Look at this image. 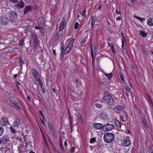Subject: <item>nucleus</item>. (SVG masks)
I'll list each match as a JSON object with an SVG mask.
<instances>
[{"mask_svg":"<svg viewBox=\"0 0 153 153\" xmlns=\"http://www.w3.org/2000/svg\"><path fill=\"white\" fill-rule=\"evenodd\" d=\"M71 120H72V118H71V117L70 116V117H69V120H70V124H71H71H72V123Z\"/></svg>","mask_w":153,"mask_h":153,"instance_id":"864d4df0","label":"nucleus"},{"mask_svg":"<svg viewBox=\"0 0 153 153\" xmlns=\"http://www.w3.org/2000/svg\"><path fill=\"white\" fill-rule=\"evenodd\" d=\"M4 132V129L3 128L0 127V136L2 135Z\"/></svg>","mask_w":153,"mask_h":153,"instance_id":"c756f323","label":"nucleus"},{"mask_svg":"<svg viewBox=\"0 0 153 153\" xmlns=\"http://www.w3.org/2000/svg\"><path fill=\"white\" fill-rule=\"evenodd\" d=\"M64 46V44L62 43H61L60 45V47L61 49V54L62 55L63 54Z\"/></svg>","mask_w":153,"mask_h":153,"instance_id":"393cba45","label":"nucleus"},{"mask_svg":"<svg viewBox=\"0 0 153 153\" xmlns=\"http://www.w3.org/2000/svg\"><path fill=\"white\" fill-rule=\"evenodd\" d=\"M125 108V107L123 105H117L114 108L115 111L117 113H119L121 111H122Z\"/></svg>","mask_w":153,"mask_h":153,"instance_id":"9d476101","label":"nucleus"},{"mask_svg":"<svg viewBox=\"0 0 153 153\" xmlns=\"http://www.w3.org/2000/svg\"><path fill=\"white\" fill-rule=\"evenodd\" d=\"M149 153H153V151L152 150H151L149 151Z\"/></svg>","mask_w":153,"mask_h":153,"instance_id":"774afa93","label":"nucleus"},{"mask_svg":"<svg viewBox=\"0 0 153 153\" xmlns=\"http://www.w3.org/2000/svg\"><path fill=\"white\" fill-rule=\"evenodd\" d=\"M115 125L118 127H120L121 125L120 122L118 120H116L115 121Z\"/></svg>","mask_w":153,"mask_h":153,"instance_id":"bb28decb","label":"nucleus"},{"mask_svg":"<svg viewBox=\"0 0 153 153\" xmlns=\"http://www.w3.org/2000/svg\"><path fill=\"white\" fill-rule=\"evenodd\" d=\"M35 28L36 29H39L40 30H41V29H42V26H36L35 27Z\"/></svg>","mask_w":153,"mask_h":153,"instance_id":"4c0bfd02","label":"nucleus"},{"mask_svg":"<svg viewBox=\"0 0 153 153\" xmlns=\"http://www.w3.org/2000/svg\"><path fill=\"white\" fill-rule=\"evenodd\" d=\"M42 30H41V32H45V30L44 29H43V28L41 29Z\"/></svg>","mask_w":153,"mask_h":153,"instance_id":"338daca9","label":"nucleus"},{"mask_svg":"<svg viewBox=\"0 0 153 153\" xmlns=\"http://www.w3.org/2000/svg\"><path fill=\"white\" fill-rule=\"evenodd\" d=\"M103 74L105 76L107 77L109 79H111L113 76V74L112 73L107 74L104 72L103 73Z\"/></svg>","mask_w":153,"mask_h":153,"instance_id":"a211bd4d","label":"nucleus"},{"mask_svg":"<svg viewBox=\"0 0 153 153\" xmlns=\"http://www.w3.org/2000/svg\"><path fill=\"white\" fill-rule=\"evenodd\" d=\"M91 20V27H93L95 23V20L94 19L93 17L92 18Z\"/></svg>","mask_w":153,"mask_h":153,"instance_id":"c85d7f7f","label":"nucleus"},{"mask_svg":"<svg viewBox=\"0 0 153 153\" xmlns=\"http://www.w3.org/2000/svg\"><path fill=\"white\" fill-rule=\"evenodd\" d=\"M103 139L107 143H110L112 142L114 139V134L111 133L106 132L104 135Z\"/></svg>","mask_w":153,"mask_h":153,"instance_id":"f03ea898","label":"nucleus"},{"mask_svg":"<svg viewBox=\"0 0 153 153\" xmlns=\"http://www.w3.org/2000/svg\"><path fill=\"white\" fill-rule=\"evenodd\" d=\"M11 102L13 103L15 105H17L18 104L16 101L14 100H11Z\"/></svg>","mask_w":153,"mask_h":153,"instance_id":"473e14b6","label":"nucleus"},{"mask_svg":"<svg viewBox=\"0 0 153 153\" xmlns=\"http://www.w3.org/2000/svg\"><path fill=\"white\" fill-rule=\"evenodd\" d=\"M96 141V139L95 138H91L90 140V143H93L95 142Z\"/></svg>","mask_w":153,"mask_h":153,"instance_id":"2f4dec72","label":"nucleus"},{"mask_svg":"<svg viewBox=\"0 0 153 153\" xmlns=\"http://www.w3.org/2000/svg\"><path fill=\"white\" fill-rule=\"evenodd\" d=\"M75 149V147L74 146H73L71 149L70 152H71L72 153L74 152Z\"/></svg>","mask_w":153,"mask_h":153,"instance_id":"a19ab883","label":"nucleus"},{"mask_svg":"<svg viewBox=\"0 0 153 153\" xmlns=\"http://www.w3.org/2000/svg\"><path fill=\"white\" fill-rule=\"evenodd\" d=\"M78 118L79 119L80 121L81 122H82L83 121V120L82 118V115H81L80 114H78Z\"/></svg>","mask_w":153,"mask_h":153,"instance_id":"cd10ccee","label":"nucleus"},{"mask_svg":"<svg viewBox=\"0 0 153 153\" xmlns=\"http://www.w3.org/2000/svg\"><path fill=\"white\" fill-rule=\"evenodd\" d=\"M37 46H38V44H34V46H33V48H34V49H37Z\"/></svg>","mask_w":153,"mask_h":153,"instance_id":"de8ad7c7","label":"nucleus"},{"mask_svg":"<svg viewBox=\"0 0 153 153\" xmlns=\"http://www.w3.org/2000/svg\"><path fill=\"white\" fill-rule=\"evenodd\" d=\"M121 17L120 16H118L116 18V20L117 21H119V20H121Z\"/></svg>","mask_w":153,"mask_h":153,"instance_id":"5fc2aeb1","label":"nucleus"},{"mask_svg":"<svg viewBox=\"0 0 153 153\" xmlns=\"http://www.w3.org/2000/svg\"><path fill=\"white\" fill-rule=\"evenodd\" d=\"M29 153H35L34 152H33L32 151H30Z\"/></svg>","mask_w":153,"mask_h":153,"instance_id":"e2e57ef3","label":"nucleus"},{"mask_svg":"<svg viewBox=\"0 0 153 153\" xmlns=\"http://www.w3.org/2000/svg\"><path fill=\"white\" fill-rule=\"evenodd\" d=\"M34 77L37 81L39 82V83L41 82V79L39 77V75L37 76L36 75V76H34Z\"/></svg>","mask_w":153,"mask_h":153,"instance_id":"5701e85b","label":"nucleus"},{"mask_svg":"<svg viewBox=\"0 0 153 153\" xmlns=\"http://www.w3.org/2000/svg\"><path fill=\"white\" fill-rule=\"evenodd\" d=\"M0 124L2 126H6L9 124L7 119L6 117H3L0 120Z\"/></svg>","mask_w":153,"mask_h":153,"instance_id":"0eeeda50","label":"nucleus"},{"mask_svg":"<svg viewBox=\"0 0 153 153\" xmlns=\"http://www.w3.org/2000/svg\"><path fill=\"white\" fill-rule=\"evenodd\" d=\"M39 112H40V115H41V116H42V118L43 119H44V116H43V114H42V112L41 111H39Z\"/></svg>","mask_w":153,"mask_h":153,"instance_id":"8fccbe9b","label":"nucleus"},{"mask_svg":"<svg viewBox=\"0 0 153 153\" xmlns=\"http://www.w3.org/2000/svg\"><path fill=\"white\" fill-rule=\"evenodd\" d=\"M74 40H72L68 43L65 51H63V54H66L69 52L73 47Z\"/></svg>","mask_w":153,"mask_h":153,"instance_id":"20e7f679","label":"nucleus"},{"mask_svg":"<svg viewBox=\"0 0 153 153\" xmlns=\"http://www.w3.org/2000/svg\"><path fill=\"white\" fill-rule=\"evenodd\" d=\"M31 72L34 76L39 75V74L38 71L35 69H32L31 70Z\"/></svg>","mask_w":153,"mask_h":153,"instance_id":"aec40b11","label":"nucleus"},{"mask_svg":"<svg viewBox=\"0 0 153 153\" xmlns=\"http://www.w3.org/2000/svg\"><path fill=\"white\" fill-rule=\"evenodd\" d=\"M120 78H121V79L122 80H123V76L122 75V74H121V75H120Z\"/></svg>","mask_w":153,"mask_h":153,"instance_id":"bf43d9fd","label":"nucleus"},{"mask_svg":"<svg viewBox=\"0 0 153 153\" xmlns=\"http://www.w3.org/2000/svg\"><path fill=\"white\" fill-rule=\"evenodd\" d=\"M16 6L18 8L21 9L23 8L24 7V5L23 1H20L18 3Z\"/></svg>","mask_w":153,"mask_h":153,"instance_id":"dca6fc26","label":"nucleus"},{"mask_svg":"<svg viewBox=\"0 0 153 153\" xmlns=\"http://www.w3.org/2000/svg\"><path fill=\"white\" fill-rule=\"evenodd\" d=\"M79 25V24L78 22H75L74 25V29H76L77 28Z\"/></svg>","mask_w":153,"mask_h":153,"instance_id":"7c9ffc66","label":"nucleus"},{"mask_svg":"<svg viewBox=\"0 0 153 153\" xmlns=\"http://www.w3.org/2000/svg\"><path fill=\"white\" fill-rule=\"evenodd\" d=\"M27 98L30 101V97L29 96H28L27 97Z\"/></svg>","mask_w":153,"mask_h":153,"instance_id":"680f3d73","label":"nucleus"},{"mask_svg":"<svg viewBox=\"0 0 153 153\" xmlns=\"http://www.w3.org/2000/svg\"><path fill=\"white\" fill-rule=\"evenodd\" d=\"M40 120H41V123L44 125H45V122L43 121V120L42 119L41 117H40Z\"/></svg>","mask_w":153,"mask_h":153,"instance_id":"a18cd8bd","label":"nucleus"},{"mask_svg":"<svg viewBox=\"0 0 153 153\" xmlns=\"http://www.w3.org/2000/svg\"><path fill=\"white\" fill-rule=\"evenodd\" d=\"M102 8V5H100L99 6V7L98 8V9L99 10L100 9H101Z\"/></svg>","mask_w":153,"mask_h":153,"instance_id":"052dcab7","label":"nucleus"},{"mask_svg":"<svg viewBox=\"0 0 153 153\" xmlns=\"http://www.w3.org/2000/svg\"><path fill=\"white\" fill-rule=\"evenodd\" d=\"M62 30H60L58 32L57 34V37H60L62 35Z\"/></svg>","mask_w":153,"mask_h":153,"instance_id":"a878e982","label":"nucleus"},{"mask_svg":"<svg viewBox=\"0 0 153 153\" xmlns=\"http://www.w3.org/2000/svg\"><path fill=\"white\" fill-rule=\"evenodd\" d=\"M53 52L54 55H56V51L55 50H53Z\"/></svg>","mask_w":153,"mask_h":153,"instance_id":"69168bd1","label":"nucleus"},{"mask_svg":"<svg viewBox=\"0 0 153 153\" xmlns=\"http://www.w3.org/2000/svg\"><path fill=\"white\" fill-rule=\"evenodd\" d=\"M1 22L4 25L5 24H6L7 22V19H6L4 17H3L1 18Z\"/></svg>","mask_w":153,"mask_h":153,"instance_id":"412c9836","label":"nucleus"},{"mask_svg":"<svg viewBox=\"0 0 153 153\" xmlns=\"http://www.w3.org/2000/svg\"><path fill=\"white\" fill-rule=\"evenodd\" d=\"M20 124V120L19 119L16 117L14 120L13 126L14 127H18Z\"/></svg>","mask_w":153,"mask_h":153,"instance_id":"2eb2a0df","label":"nucleus"},{"mask_svg":"<svg viewBox=\"0 0 153 153\" xmlns=\"http://www.w3.org/2000/svg\"><path fill=\"white\" fill-rule=\"evenodd\" d=\"M86 13L85 10H84L82 12V13H81V15L82 16H84L85 17V13Z\"/></svg>","mask_w":153,"mask_h":153,"instance_id":"ea45409f","label":"nucleus"},{"mask_svg":"<svg viewBox=\"0 0 153 153\" xmlns=\"http://www.w3.org/2000/svg\"><path fill=\"white\" fill-rule=\"evenodd\" d=\"M96 106L97 108H101L102 107V105H101L100 104L98 103L96 104Z\"/></svg>","mask_w":153,"mask_h":153,"instance_id":"e433bc0d","label":"nucleus"},{"mask_svg":"<svg viewBox=\"0 0 153 153\" xmlns=\"http://www.w3.org/2000/svg\"><path fill=\"white\" fill-rule=\"evenodd\" d=\"M44 19L43 17H40L38 20V23L39 26H43L45 25Z\"/></svg>","mask_w":153,"mask_h":153,"instance_id":"ddd939ff","label":"nucleus"},{"mask_svg":"<svg viewBox=\"0 0 153 153\" xmlns=\"http://www.w3.org/2000/svg\"><path fill=\"white\" fill-rule=\"evenodd\" d=\"M99 117L101 119L104 120L108 118V116L106 112H102L99 114Z\"/></svg>","mask_w":153,"mask_h":153,"instance_id":"423d86ee","label":"nucleus"},{"mask_svg":"<svg viewBox=\"0 0 153 153\" xmlns=\"http://www.w3.org/2000/svg\"><path fill=\"white\" fill-rule=\"evenodd\" d=\"M16 108L18 109H20L21 108V107L19 106L18 104H17V105H16Z\"/></svg>","mask_w":153,"mask_h":153,"instance_id":"603ef678","label":"nucleus"},{"mask_svg":"<svg viewBox=\"0 0 153 153\" xmlns=\"http://www.w3.org/2000/svg\"><path fill=\"white\" fill-rule=\"evenodd\" d=\"M125 94H126V95L127 97H128L129 96V95L128 94V93H127V92H125Z\"/></svg>","mask_w":153,"mask_h":153,"instance_id":"13d9d810","label":"nucleus"},{"mask_svg":"<svg viewBox=\"0 0 153 153\" xmlns=\"http://www.w3.org/2000/svg\"><path fill=\"white\" fill-rule=\"evenodd\" d=\"M94 128L97 129H100L104 128L103 125L101 123H95L94 125Z\"/></svg>","mask_w":153,"mask_h":153,"instance_id":"4468645a","label":"nucleus"},{"mask_svg":"<svg viewBox=\"0 0 153 153\" xmlns=\"http://www.w3.org/2000/svg\"><path fill=\"white\" fill-rule=\"evenodd\" d=\"M134 17L140 21V22H143L145 21V19L143 18H142L139 17L137 16H134Z\"/></svg>","mask_w":153,"mask_h":153,"instance_id":"4be33fe9","label":"nucleus"},{"mask_svg":"<svg viewBox=\"0 0 153 153\" xmlns=\"http://www.w3.org/2000/svg\"><path fill=\"white\" fill-rule=\"evenodd\" d=\"M9 16L12 19H15L17 18V14L15 11H11L10 12Z\"/></svg>","mask_w":153,"mask_h":153,"instance_id":"f8f14e48","label":"nucleus"},{"mask_svg":"<svg viewBox=\"0 0 153 153\" xmlns=\"http://www.w3.org/2000/svg\"><path fill=\"white\" fill-rule=\"evenodd\" d=\"M147 24L150 26H153V18H149L147 21Z\"/></svg>","mask_w":153,"mask_h":153,"instance_id":"f3484780","label":"nucleus"},{"mask_svg":"<svg viewBox=\"0 0 153 153\" xmlns=\"http://www.w3.org/2000/svg\"><path fill=\"white\" fill-rule=\"evenodd\" d=\"M114 126L111 124L107 123L104 126L103 130L105 131H109L113 128Z\"/></svg>","mask_w":153,"mask_h":153,"instance_id":"39448f33","label":"nucleus"},{"mask_svg":"<svg viewBox=\"0 0 153 153\" xmlns=\"http://www.w3.org/2000/svg\"><path fill=\"white\" fill-rule=\"evenodd\" d=\"M10 1L16 3L17 2L18 0H10Z\"/></svg>","mask_w":153,"mask_h":153,"instance_id":"3c124183","label":"nucleus"},{"mask_svg":"<svg viewBox=\"0 0 153 153\" xmlns=\"http://www.w3.org/2000/svg\"><path fill=\"white\" fill-rule=\"evenodd\" d=\"M10 128L11 130V131L13 133H16V131L15 129H13L12 128V126H10Z\"/></svg>","mask_w":153,"mask_h":153,"instance_id":"f704fd0d","label":"nucleus"},{"mask_svg":"<svg viewBox=\"0 0 153 153\" xmlns=\"http://www.w3.org/2000/svg\"><path fill=\"white\" fill-rule=\"evenodd\" d=\"M86 41V40L85 39H84L81 41V43L82 44H83L85 43Z\"/></svg>","mask_w":153,"mask_h":153,"instance_id":"49530a36","label":"nucleus"},{"mask_svg":"<svg viewBox=\"0 0 153 153\" xmlns=\"http://www.w3.org/2000/svg\"><path fill=\"white\" fill-rule=\"evenodd\" d=\"M39 42L38 39H35L34 44H38Z\"/></svg>","mask_w":153,"mask_h":153,"instance_id":"79ce46f5","label":"nucleus"},{"mask_svg":"<svg viewBox=\"0 0 153 153\" xmlns=\"http://www.w3.org/2000/svg\"><path fill=\"white\" fill-rule=\"evenodd\" d=\"M131 144V141L128 137H124L122 142V145L125 147H128Z\"/></svg>","mask_w":153,"mask_h":153,"instance_id":"7ed1b4c3","label":"nucleus"},{"mask_svg":"<svg viewBox=\"0 0 153 153\" xmlns=\"http://www.w3.org/2000/svg\"><path fill=\"white\" fill-rule=\"evenodd\" d=\"M116 12L117 13H119V14H121V12L119 10H118V9L117 8L116 10Z\"/></svg>","mask_w":153,"mask_h":153,"instance_id":"09e8293b","label":"nucleus"},{"mask_svg":"<svg viewBox=\"0 0 153 153\" xmlns=\"http://www.w3.org/2000/svg\"><path fill=\"white\" fill-rule=\"evenodd\" d=\"M139 33L140 35L144 38L146 37L147 35L146 33L142 30H140Z\"/></svg>","mask_w":153,"mask_h":153,"instance_id":"6ab92c4d","label":"nucleus"},{"mask_svg":"<svg viewBox=\"0 0 153 153\" xmlns=\"http://www.w3.org/2000/svg\"><path fill=\"white\" fill-rule=\"evenodd\" d=\"M42 93L43 94L45 92V90L44 88H43L42 86Z\"/></svg>","mask_w":153,"mask_h":153,"instance_id":"37998d69","label":"nucleus"},{"mask_svg":"<svg viewBox=\"0 0 153 153\" xmlns=\"http://www.w3.org/2000/svg\"><path fill=\"white\" fill-rule=\"evenodd\" d=\"M132 4H133L134 2H135L136 0H130Z\"/></svg>","mask_w":153,"mask_h":153,"instance_id":"4d7b16f0","label":"nucleus"},{"mask_svg":"<svg viewBox=\"0 0 153 153\" xmlns=\"http://www.w3.org/2000/svg\"><path fill=\"white\" fill-rule=\"evenodd\" d=\"M126 90L128 91H130V88L128 86H126Z\"/></svg>","mask_w":153,"mask_h":153,"instance_id":"c03bdc74","label":"nucleus"},{"mask_svg":"<svg viewBox=\"0 0 153 153\" xmlns=\"http://www.w3.org/2000/svg\"><path fill=\"white\" fill-rule=\"evenodd\" d=\"M35 10L34 7L31 6H26L24 10V13L26 14L27 12L30 11H31L34 10Z\"/></svg>","mask_w":153,"mask_h":153,"instance_id":"1a4fd4ad","label":"nucleus"},{"mask_svg":"<svg viewBox=\"0 0 153 153\" xmlns=\"http://www.w3.org/2000/svg\"><path fill=\"white\" fill-rule=\"evenodd\" d=\"M41 34L43 37L45 35V33L44 32H41Z\"/></svg>","mask_w":153,"mask_h":153,"instance_id":"6e6d98bb","label":"nucleus"},{"mask_svg":"<svg viewBox=\"0 0 153 153\" xmlns=\"http://www.w3.org/2000/svg\"><path fill=\"white\" fill-rule=\"evenodd\" d=\"M31 37L32 38H36V35L35 33H32L31 35Z\"/></svg>","mask_w":153,"mask_h":153,"instance_id":"58836bf2","label":"nucleus"},{"mask_svg":"<svg viewBox=\"0 0 153 153\" xmlns=\"http://www.w3.org/2000/svg\"><path fill=\"white\" fill-rule=\"evenodd\" d=\"M122 120L123 122H125L127 119V117L126 114H124L121 117Z\"/></svg>","mask_w":153,"mask_h":153,"instance_id":"b1692460","label":"nucleus"},{"mask_svg":"<svg viewBox=\"0 0 153 153\" xmlns=\"http://www.w3.org/2000/svg\"><path fill=\"white\" fill-rule=\"evenodd\" d=\"M64 145L65 146H67V143L66 141H65L64 142Z\"/></svg>","mask_w":153,"mask_h":153,"instance_id":"0e129e2a","label":"nucleus"},{"mask_svg":"<svg viewBox=\"0 0 153 153\" xmlns=\"http://www.w3.org/2000/svg\"><path fill=\"white\" fill-rule=\"evenodd\" d=\"M102 102L107 103L109 105H113L114 101L111 95L108 93H105L103 98L101 100Z\"/></svg>","mask_w":153,"mask_h":153,"instance_id":"f257e3e1","label":"nucleus"},{"mask_svg":"<svg viewBox=\"0 0 153 153\" xmlns=\"http://www.w3.org/2000/svg\"><path fill=\"white\" fill-rule=\"evenodd\" d=\"M48 125L49 127L51 129V131L52 129V126L50 122H48Z\"/></svg>","mask_w":153,"mask_h":153,"instance_id":"c9c22d12","label":"nucleus"},{"mask_svg":"<svg viewBox=\"0 0 153 153\" xmlns=\"http://www.w3.org/2000/svg\"><path fill=\"white\" fill-rule=\"evenodd\" d=\"M66 20V17L65 16H63L62 18V20L61 22L59 30H62L64 27V25L65 24V22Z\"/></svg>","mask_w":153,"mask_h":153,"instance_id":"9b49d317","label":"nucleus"},{"mask_svg":"<svg viewBox=\"0 0 153 153\" xmlns=\"http://www.w3.org/2000/svg\"><path fill=\"white\" fill-rule=\"evenodd\" d=\"M24 42V40L23 39H22L21 40L19 43V44L20 45H23V43Z\"/></svg>","mask_w":153,"mask_h":153,"instance_id":"72a5a7b5","label":"nucleus"},{"mask_svg":"<svg viewBox=\"0 0 153 153\" xmlns=\"http://www.w3.org/2000/svg\"><path fill=\"white\" fill-rule=\"evenodd\" d=\"M1 143H8L9 144L10 143V141L9 140V137L7 135H5L2 136L1 138Z\"/></svg>","mask_w":153,"mask_h":153,"instance_id":"6e6552de","label":"nucleus"}]
</instances>
